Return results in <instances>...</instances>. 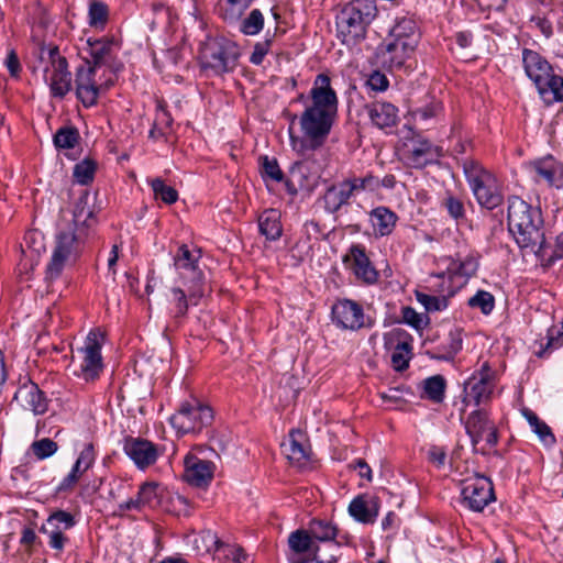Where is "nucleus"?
I'll list each match as a JSON object with an SVG mask.
<instances>
[{
	"instance_id": "72a5a7b5",
	"label": "nucleus",
	"mask_w": 563,
	"mask_h": 563,
	"mask_svg": "<svg viewBox=\"0 0 563 563\" xmlns=\"http://www.w3.org/2000/svg\"><path fill=\"white\" fill-rule=\"evenodd\" d=\"M388 37L417 46L419 41L418 25L412 18H398Z\"/></svg>"
},
{
	"instance_id": "6ab92c4d",
	"label": "nucleus",
	"mask_w": 563,
	"mask_h": 563,
	"mask_svg": "<svg viewBox=\"0 0 563 563\" xmlns=\"http://www.w3.org/2000/svg\"><path fill=\"white\" fill-rule=\"evenodd\" d=\"M75 526L73 515L64 510L53 512L41 527V531L48 536V544L52 549L62 551L68 541L65 531Z\"/></svg>"
},
{
	"instance_id": "bf43d9fd",
	"label": "nucleus",
	"mask_w": 563,
	"mask_h": 563,
	"mask_svg": "<svg viewBox=\"0 0 563 563\" xmlns=\"http://www.w3.org/2000/svg\"><path fill=\"white\" fill-rule=\"evenodd\" d=\"M563 345V321L558 327H552L548 331L547 349L555 350Z\"/></svg>"
},
{
	"instance_id": "5fc2aeb1",
	"label": "nucleus",
	"mask_w": 563,
	"mask_h": 563,
	"mask_svg": "<svg viewBox=\"0 0 563 563\" xmlns=\"http://www.w3.org/2000/svg\"><path fill=\"white\" fill-rule=\"evenodd\" d=\"M275 33L271 34L269 30L266 32V38L255 44L253 53L251 54L250 62L254 65H261L264 57L267 55Z\"/></svg>"
},
{
	"instance_id": "7ed1b4c3",
	"label": "nucleus",
	"mask_w": 563,
	"mask_h": 563,
	"mask_svg": "<svg viewBox=\"0 0 563 563\" xmlns=\"http://www.w3.org/2000/svg\"><path fill=\"white\" fill-rule=\"evenodd\" d=\"M521 58L525 74L536 86L540 98L547 104L563 102V77L554 71L550 62L530 48L522 49Z\"/></svg>"
},
{
	"instance_id": "20e7f679",
	"label": "nucleus",
	"mask_w": 563,
	"mask_h": 563,
	"mask_svg": "<svg viewBox=\"0 0 563 563\" xmlns=\"http://www.w3.org/2000/svg\"><path fill=\"white\" fill-rule=\"evenodd\" d=\"M377 16L374 0H353L336 16L338 35L346 45L364 40L367 29Z\"/></svg>"
},
{
	"instance_id": "2f4dec72",
	"label": "nucleus",
	"mask_w": 563,
	"mask_h": 563,
	"mask_svg": "<svg viewBox=\"0 0 563 563\" xmlns=\"http://www.w3.org/2000/svg\"><path fill=\"white\" fill-rule=\"evenodd\" d=\"M302 434L291 432L287 443L283 444L284 452L291 464L306 467L310 462V448L301 441Z\"/></svg>"
},
{
	"instance_id": "9d476101",
	"label": "nucleus",
	"mask_w": 563,
	"mask_h": 563,
	"mask_svg": "<svg viewBox=\"0 0 563 563\" xmlns=\"http://www.w3.org/2000/svg\"><path fill=\"white\" fill-rule=\"evenodd\" d=\"M212 409L198 400L183 404L169 421L178 433H197L212 422Z\"/></svg>"
},
{
	"instance_id": "9b49d317",
	"label": "nucleus",
	"mask_w": 563,
	"mask_h": 563,
	"mask_svg": "<svg viewBox=\"0 0 563 563\" xmlns=\"http://www.w3.org/2000/svg\"><path fill=\"white\" fill-rule=\"evenodd\" d=\"M465 431L471 439L474 449L481 443L492 449L498 443V430L495 422L489 418V412L484 408H477L470 413H461Z\"/></svg>"
},
{
	"instance_id": "a18cd8bd",
	"label": "nucleus",
	"mask_w": 563,
	"mask_h": 563,
	"mask_svg": "<svg viewBox=\"0 0 563 563\" xmlns=\"http://www.w3.org/2000/svg\"><path fill=\"white\" fill-rule=\"evenodd\" d=\"M108 7L99 1H93L90 3L88 18L89 25L97 29L102 30L108 21Z\"/></svg>"
},
{
	"instance_id": "2eb2a0df",
	"label": "nucleus",
	"mask_w": 563,
	"mask_h": 563,
	"mask_svg": "<svg viewBox=\"0 0 563 563\" xmlns=\"http://www.w3.org/2000/svg\"><path fill=\"white\" fill-rule=\"evenodd\" d=\"M417 46L411 43L396 41L387 37L376 48V65L389 70L399 69L405 66L406 62L412 56Z\"/></svg>"
},
{
	"instance_id": "f3484780",
	"label": "nucleus",
	"mask_w": 563,
	"mask_h": 563,
	"mask_svg": "<svg viewBox=\"0 0 563 563\" xmlns=\"http://www.w3.org/2000/svg\"><path fill=\"white\" fill-rule=\"evenodd\" d=\"M332 321L336 327L351 331L366 325L362 306L351 299H340L332 306Z\"/></svg>"
},
{
	"instance_id": "a878e982",
	"label": "nucleus",
	"mask_w": 563,
	"mask_h": 563,
	"mask_svg": "<svg viewBox=\"0 0 563 563\" xmlns=\"http://www.w3.org/2000/svg\"><path fill=\"white\" fill-rule=\"evenodd\" d=\"M163 490L156 482H145L140 486L137 496L119 505L120 511L142 510L144 507L154 508L159 505Z\"/></svg>"
},
{
	"instance_id": "4468645a",
	"label": "nucleus",
	"mask_w": 563,
	"mask_h": 563,
	"mask_svg": "<svg viewBox=\"0 0 563 563\" xmlns=\"http://www.w3.org/2000/svg\"><path fill=\"white\" fill-rule=\"evenodd\" d=\"M462 503L472 511L481 512L495 500L492 481L483 475H476L463 482L461 490Z\"/></svg>"
},
{
	"instance_id": "a19ab883",
	"label": "nucleus",
	"mask_w": 563,
	"mask_h": 563,
	"mask_svg": "<svg viewBox=\"0 0 563 563\" xmlns=\"http://www.w3.org/2000/svg\"><path fill=\"white\" fill-rule=\"evenodd\" d=\"M264 21L263 12L260 9H253L241 20L239 29L244 35L254 36L263 30Z\"/></svg>"
},
{
	"instance_id": "c9c22d12",
	"label": "nucleus",
	"mask_w": 563,
	"mask_h": 563,
	"mask_svg": "<svg viewBox=\"0 0 563 563\" xmlns=\"http://www.w3.org/2000/svg\"><path fill=\"white\" fill-rule=\"evenodd\" d=\"M207 538L212 541L213 551L219 558L232 560L234 563H244L246 561L247 555L241 547L223 543L211 532L207 533Z\"/></svg>"
},
{
	"instance_id": "c03bdc74",
	"label": "nucleus",
	"mask_w": 563,
	"mask_h": 563,
	"mask_svg": "<svg viewBox=\"0 0 563 563\" xmlns=\"http://www.w3.org/2000/svg\"><path fill=\"white\" fill-rule=\"evenodd\" d=\"M150 185L156 199H161L163 202L168 205H172L177 201V190L172 186H167L161 178L152 179L150 181Z\"/></svg>"
},
{
	"instance_id": "79ce46f5",
	"label": "nucleus",
	"mask_w": 563,
	"mask_h": 563,
	"mask_svg": "<svg viewBox=\"0 0 563 563\" xmlns=\"http://www.w3.org/2000/svg\"><path fill=\"white\" fill-rule=\"evenodd\" d=\"M416 298L427 312L443 311L449 305V299L445 296H434L417 291Z\"/></svg>"
},
{
	"instance_id": "4be33fe9",
	"label": "nucleus",
	"mask_w": 563,
	"mask_h": 563,
	"mask_svg": "<svg viewBox=\"0 0 563 563\" xmlns=\"http://www.w3.org/2000/svg\"><path fill=\"white\" fill-rule=\"evenodd\" d=\"M542 224L531 221V223L523 224L522 230L511 232L521 249L528 250L537 256L545 255V236Z\"/></svg>"
},
{
	"instance_id": "aec40b11",
	"label": "nucleus",
	"mask_w": 563,
	"mask_h": 563,
	"mask_svg": "<svg viewBox=\"0 0 563 563\" xmlns=\"http://www.w3.org/2000/svg\"><path fill=\"white\" fill-rule=\"evenodd\" d=\"M529 172L537 183L556 188L563 186V164L553 156H545L530 163Z\"/></svg>"
},
{
	"instance_id": "412c9836",
	"label": "nucleus",
	"mask_w": 563,
	"mask_h": 563,
	"mask_svg": "<svg viewBox=\"0 0 563 563\" xmlns=\"http://www.w3.org/2000/svg\"><path fill=\"white\" fill-rule=\"evenodd\" d=\"M543 223L539 209L531 207L519 197H512L508 202V227L510 233L516 230H522L523 224Z\"/></svg>"
},
{
	"instance_id": "6e6d98bb",
	"label": "nucleus",
	"mask_w": 563,
	"mask_h": 563,
	"mask_svg": "<svg viewBox=\"0 0 563 563\" xmlns=\"http://www.w3.org/2000/svg\"><path fill=\"white\" fill-rule=\"evenodd\" d=\"M96 454L92 443H86L76 460V464H79L82 468L88 471L95 463Z\"/></svg>"
},
{
	"instance_id": "cd10ccee",
	"label": "nucleus",
	"mask_w": 563,
	"mask_h": 563,
	"mask_svg": "<svg viewBox=\"0 0 563 563\" xmlns=\"http://www.w3.org/2000/svg\"><path fill=\"white\" fill-rule=\"evenodd\" d=\"M442 156L441 148L427 140L412 142L408 153V161L415 168H422L437 162Z\"/></svg>"
},
{
	"instance_id": "bb28decb",
	"label": "nucleus",
	"mask_w": 563,
	"mask_h": 563,
	"mask_svg": "<svg viewBox=\"0 0 563 563\" xmlns=\"http://www.w3.org/2000/svg\"><path fill=\"white\" fill-rule=\"evenodd\" d=\"M380 508L379 498L376 496L360 495L352 499L349 505V514L357 522L373 523Z\"/></svg>"
},
{
	"instance_id": "603ef678",
	"label": "nucleus",
	"mask_w": 563,
	"mask_h": 563,
	"mask_svg": "<svg viewBox=\"0 0 563 563\" xmlns=\"http://www.w3.org/2000/svg\"><path fill=\"white\" fill-rule=\"evenodd\" d=\"M410 346L406 342L398 343L391 355V363L396 371H404L408 367Z\"/></svg>"
},
{
	"instance_id": "f257e3e1",
	"label": "nucleus",
	"mask_w": 563,
	"mask_h": 563,
	"mask_svg": "<svg viewBox=\"0 0 563 563\" xmlns=\"http://www.w3.org/2000/svg\"><path fill=\"white\" fill-rule=\"evenodd\" d=\"M310 103L299 117L302 136H295L289 129L291 147L301 159L290 168V176L300 186L316 180L324 166L325 143L338 114V98L329 76L319 74L309 91Z\"/></svg>"
},
{
	"instance_id": "680f3d73",
	"label": "nucleus",
	"mask_w": 563,
	"mask_h": 563,
	"mask_svg": "<svg viewBox=\"0 0 563 563\" xmlns=\"http://www.w3.org/2000/svg\"><path fill=\"white\" fill-rule=\"evenodd\" d=\"M441 109H442V107L440 103H432L424 108L417 109L413 112L415 120L427 121L431 118L437 117L441 112Z\"/></svg>"
},
{
	"instance_id": "c756f323",
	"label": "nucleus",
	"mask_w": 563,
	"mask_h": 563,
	"mask_svg": "<svg viewBox=\"0 0 563 563\" xmlns=\"http://www.w3.org/2000/svg\"><path fill=\"white\" fill-rule=\"evenodd\" d=\"M368 117L379 129L395 126L398 122V109L390 102L376 101L366 106Z\"/></svg>"
},
{
	"instance_id": "de8ad7c7",
	"label": "nucleus",
	"mask_w": 563,
	"mask_h": 563,
	"mask_svg": "<svg viewBox=\"0 0 563 563\" xmlns=\"http://www.w3.org/2000/svg\"><path fill=\"white\" fill-rule=\"evenodd\" d=\"M345 180L349 183L350 187H353L352 191L354 195L360 191H375L380 186V180L371 174L365 177H354Z\"/></svg>"
},
{
	"instance_id": "864d4df0",
	"label": "nucleus",
	"mask_w": 563,
	"mask_h": 563,
	"mask_svg": "<svg viewBox=\"0 0 563 563\" xmlns=\"http://www.w3.org/2000/svg\"><path fill=\"white\" fill-rule=\"evenodd\" d=\"M262 159V176L265 179H269L276 183H279L283 180L284 174L282 169L278 166V163L274 158H268L267 156H264Z\"/></svg>"
},
{
	"instance_id": "f704fd0d",
	"label": "nucleus",
	"mask_w": 563,
	"mask_h": 563,
	"mask_svg": "<svg viewBox=\"0 0 563 563\" xmlns=\"http://www.w3.org/2000/svg\"><path fill=\"white\" fill-rule=\"evenodd\" d=\"M258 229L262 235L267 240L275 241L282 235V224L279 221V214L276 210H265L258 217Z\"/></svg>"
},
{
	"instance_id": "5701e85b",
	"label": "nucleus",
	"mask_w": 563,
	"mask_h": 563,
	"mask_svg": "<svg viewBox=\"0 0 563 563\" xmlns=\"http://www.w3.org/2000/svg\"><path fill=\"white\" fill-rule=\"evenodd\" d=\"M123 449L126 455L141 470L153 465L159 455L157 446L154 443L139 438L126 439Z\"/></svg>"
},
{
	"instance_id": "dca6fc26",
	"label": "nucleus",
	"mask_w": 563,
	"mask_h": 563,
	"mask_svg": "<svg viewBox=\"0 0 563 563\" xmlns=\"http://www.w3.org/2000/svg\"><path fill=\"white\" fill-rule=\"evenodd\" d=\"M288 545L291 551L288 556L289 563H338V558L331 555L325 562L318 560V548L314 547L311 536L306 530H296L288 537Z\"/></svg>"
},
{
	"instance_id": "473e14b6",
	"label": "nucleus",
	"mask_w": 563,
	"mask_h": 563,
	"mask_svg": "<svg viewBox=\"0 0 563 563\" xmlns=\"http://www.w3.org/2000/svg\"><path fill=\"white\" fill-rule=\"evenodd\" d=\"M353 187H350L346 180L335 184L327 189L323 196L324 208L328 212L335 213L343 206L349 203V200L354 192Z\"/></svg>"
},
{
	"instance_id": "7c9ffc66",
	"label": "nucleus",
	"mask_w": 563,
	"mask_h": 563,
	"mask_svg": "<svg viewBox=\"0 0 563 563\" xmlns=\"http://www.w3.org/2000/svg\"><path fill=\"white\" fill-rule=\"evenodd\" d=\"M368 216L373 232L379 238L390 235L398 221V216L384 206L374 208Z\"/></svg>"
},
{
	"instance_id": "f8f14e48",
	"label": "nucleus",
	"mask_w": 563,
	"mask_h": 563,
	"mask_svg": "<svg viewBox=\"0 0 563 563\" xmlns=\"http://www.w3.org/2000/svg\"><path fill=\"white\" fill-rule=\"evenodd\" d=\"M102 342L103 334L101 332L90 331L84 345L78 347L77 354L74 355V361L76 357L79 361V371L76 373L87 382L95 380L102 371Z\"/></svg>"
},
{
	"instance_id": "13d9d810",
	"label": "nucleus",
	"mask_w": 563,
	"mask_h": 563,
	"mask_svg": "<svg viewBox=\"0 0 563 563\" xmlns=\"http://www.w3.org/2000/svg\"><path fill=\"white\" fill-rule=\"evenodd\" d=\"M366 84L372 90L382 92L388 88L389 81L383 73L375 70L369 75Z\"/></svg>"
},
{
	"instance_id": "423d86ee",
	"label": "nucleus",
	"mask_w": 563,
	"mask_h": 563,
	"mask_svg": "<svg viewBox=\"0 0 563 563\" xmlns=\"http://www.w3.org/2000/svg\"><path fill=\"white\" fill-rule=\"evenodd\" d=\"M463 170L474 197L482 207L492 210L501 205L504 197L494 174L472 159L463 163Z\"/></svg>"
},
{
	"instance_id": "37998d69",
	"label": "nucleus",
	"mask_w": 563,
	"mask_h": 563,
	"mask_svg": "<svg viewBox=\"0 0 563 563\" xmlns=\"http://www.w3.org/2000/svg\"><path fill=\"white\" fill-rule=\"evenodd\" d=\"M308 532L313 539L319 541H329L335 538L336 528L324 520H312Z\"/></svg>"
},
{
	"instance_id": "e433bc0d",
	"label": "nucleus",
	"mask_w": 563,
	"mask_h": 563,
	"mask_svg": "<svg viewBox=\"0 0 563 563\" xmlns=\"http://www.w3.org/2000/svg\"><path fill=\"white\" fill-rule=\"evenodd\" d=\"M168 302L174 306L173 312L176 318L186 316L189 303L194 305L187 292V288L174 280L167 296Z\"/></svg>"
},
{
	"instance_id": "1a4fd4ad",
	"label": "nucleus",
	"mask_w": 563,
	"mask_h": 563,
	"mask_svg": "<svg viewBox=\"0 0 563 563\" xmlns=\"http://www.w3.org/2000/svg\"><path fill=\"white\" fill-rule=\"evenodd\" d=\"M494 388V372L489 364L484 362L481 368L464 383L460 412L463 415L468 407L477 409L481 405L487 404L492 398Z\"/></svg>"
},
{
	"instance_id": "e2e57ef3",
	"label": "nucleus",
	"mask_w": 563,
	"mask_h": 563,
	"mask_svg": "<svg viewBox=\"0 0 563 563\" xmlns=\"http://www.w3.org/2000/svg\"><path fill=\"white\" fill-rule=\"evenodd\" d=\"M402 318L406 323L415 329H421L424 325V317L410 307L404 308Z\"/></svg>"
},
{
	"instance_id": "052dcab7",
	"label": "nucleus",
	"mask_w": 563,
	"mask_h": 563,
	"mask_svg": "<svg viewBox=\"0 0 563 563\" xmlns=\"http://www.w3.org/2000/svg\"><path fill=\"white\" fill-rule=\"evenodd\" d=\"M172 122L173 119L168 111L162 106H158L154 124L155 128L158 129L159 134H164L165 130L172 126Z\"/></svg>"
},
{
	"instance_id": "69168bd1",
	"label": "nucleus",
	"mask_w": 563,
	"mask_h": 563,
	"mask_svg": "<svg viewBox=\"0 0 563 563\" xmlns=\"http://www.w3.org/2000/svg\"><path fill=\"white\" fill-rule=\"evenodd\" d=\"M477 267H478V262H477L476 257L468 255L464 260L461 261L457 271L461 275L471 277L476 273Z\"/></svg>"
},
{
	"instance_id": "39448f33",
	"label": "nucleus",
	"mask_w": 563,
	"mask_h": 563,
	"mask_svg": "<svg viewBox=\"0 0 563 563\" xmlns=\"http://www.w3.org/2000/svg\"><path fill=\"white\" fill-rule=\"evenodd\" d=\"M199 250H190L181 244L174 255V280L187 288L188 297L197 306L206 292V278L199 267Z\"/></svg>"
},
{
	"instance_id": "f03ea898",
	"label": "nucleus",
	"mask_w": 563,
	"mask_h": 563,
	"mask_svg": "<svg viewBox=\"0 0 563 563\" xmlns=\"http://www.w3.org/2000/svg\"><path fill=\"white\" fill-rule=\"evenodd\" d=\"M90 221H92V210L86 200L80 199L74 207L73 227L57 234L56 245L46 266V283L56 280L65 268L75 264L81 252L85 229L90 225Z\"/></svg>"
},
{
	"instance_id": "ea45409f",
	"label": "nucleus",
	"mask_w": 563,
	"mask_h": 563,
	"mask_svg": "<svg viewBox=\"0 0 563 563\" xmlns=\"http://www.w3.org/2000/svg\"><path fill=\"white\" fill-rule=\"evenodd\" d=\"M445 379L441 375L431 376L423 382V395L433 402H441L445 393Z\"/></svg>"
},
{
	"instance_id": "b1692460",
	"label": "nucleus",
	"mask_w": 563,
	"mask_h": 563,
	"mask_svg": "<svg viewBox=\"0 0 563 563\" xmlns=\"http://www.w3.org/2000/svg\"><path fill=\"white\" fill-rule=\"evenodd\" d=\"M13 401L22 409L32 411L34 415H43L47 410V400L33 382H25L15 391Z\"/></svg>"
},
{
	"instance_id": "58836bf2",
	"label": "nucleus",
	"mask_w": 563,
	"mask_h": 563,
	"mask_svg": "<svg viewBox=\"0 0 563 563\" xmlns=\"http://www.w3.org/2000/svg\"><path fill=\"white\" fill-rule=\"evenodd\" d=\"M253 0H220V14L228 22H238Z\"/></svg>"
},
{
	"instance_id": "0e129e2a",
	"label": "nucleus",
	"mask_w": 563,
	"mask_h": 563,
	"mask_svg": "<svg viewBox=\"0 0 563 563\" xmlns=\"http://www.w3.org/2000/svg\"><path fill=\"white\" fill-rule=\"evenodd\" d=\"M444 206L452 218L457 220L464 217V206L459 199L450 196L445 199Z\"/></svg>"
},
{
	"instance_id": "09e8293b",
	"label": "nucleus",
	"mask_w": 563,
	"mask_h": 563,
	"mask_svg": "<svg viewBox=\"0 0 563 563\" xmlns=\"http://www.w3.org/2000/svg\"><path fill=\"white\" fill-rule=\"evenodd\" d=\"M96 172V164L91 159H84L74 167V178L80 185H88L92 181Z\"/></svg>"
},
{
	"instance_id": "4c0bfd02",
	"label": "nucleus",
	"mask_w": 563,
	"mask_h": 563,
	"mask_svg": "<svg viewBox=\"0 0 563 563\" xmlns=\"http://www.w3.org/2000/svg\"><path fill=\"white\" fill-rule=\"evenodd\" d=\"M523 416L532 428L533 432L539 437L540 441L549 446L555 444L556 440L550 427L531 410H525Z\"/></svg>"
},
{
	"instance_id": "4d7b16f0",
	"label": "nucleus",
	"mask_w": 563,
	"mask_h": 563,
	"mask_svg": "<svg viewBox=\"0 0 563 563\" xmlns=\"http://www.w3.org/2000/svg\"><path fill=\"white\" fill-rule=\"evenodd\" d=\"M462 349V340L461 339H457V338H453L448 347H444V352L443 353H430L429 354L431 355L432 358H435V360H444V361H451L454 358V356L459 353V351H461Z\"/></svg>"
},
{
	"instance_id": "774afa93",
	"label": "nucleus",
	"mask_w": 563,
	"mask_h": 563,
	"mask_svg": "<svg viewBox=\"0 0 563 563\" xmlns=\"http://www.w3.org/2000/svg\"><path fill=\"white\" fill-rule=\"evenodd\" d=\"M446 454L443 449L433 446L429 451V460L437 466H442L445 462Z\"/></svg>"
},
{
	"instance_id": "a211bd4d",
	"label": "nucleus",
	"mask_w": 563,
	"mask_h": 563,
	"mask_svg": "<svg viewBox=\"0 0 563 563\" xmlns=\"http://www.w3.org/2000/svg\"><path fill=\"white\" fill-rule=\"evenodd\" d=\"M342 261L344 265L353 272L358 280L367 285L377 283L379 276L378 272L372 265L363 245H351Z\"/></svg>"
},
{
	"instance_id": "49530a36",
	"label": "nucleus",
	"mask_w": 563,
	"mask_h": 563,
	"mask_svg": "<svg viewBox=\"0 0 563 563\" xmlns=\"http://www.w3.org/2000/svg\"><path fill=\"white\" fill-rule=\"evenodd\" d=\"M468 306L474 309H479L484 314H489L495 307V298L488 291L478 290L468 299Z\"/></svg>"
},
{
	"instance_id": "8fccbe9b",
	"label": "nucleus",
	"mask_w": 563,
	"mask_h": 563,
	"mask_svg": "<svg viewBox=\"0 0 563 563\" xmlns=\"http://www.w3.org/2000/svg\"><path fill=\"white\" fill-rule=\"evenodd\" d=\"M30 450L35 455L37 460H45L47 457H51L54 455L57 450L58 445L55 441H53L49 438H44L37 441H34L31 444Z\"/></svg>"
},
{
	"instance_id": "c85d7f7f",
	"label": "nucleus",
	"mask_w": 563,
	"mask_h": 563,
	"mask_svg": "<svg viewBox=\"0 0 563 563\" xmlns=\"http://www.w3.org/2000/svg\"><path fill=\"white\" fill-rule=\"evenodd\" d=\"M88 49L91 63V66L97 67V70H104L103 66L107 65L110 59L113 57L117 44L113 40L102 37L98 40H87Z\"/></svg>"
},
{
	"instance_id": "338daca9",
	"label": "nucleus",
	"mask_w": 563,
	"mask_h": 563,
	"mask_svg": "<svg viewBox=\"0 0 563 563\" xmlns=\"http://www.w3.org/2000/svg\"><path fill=\"white\" fill-rule=\"evenodd\" d=\"M5 66L8 70L10 71L11 76L18 77L19 73L21 70L20 60L18 58V55L14 51H10L8 53V56L5 58Z\"/></svg>"
},
{
	"instance_id": "0eeeda50",
	"label": "nucleus",
	"mask_w": 563,
	"mask_h": 563,
	"mask_svg": "<svg viewBox=\"0 0 563 563\" xmlns=\"http://www.w3.org/2000/svg\"><path fill=\"white\" fill-rule=\"evenodd\" d=\"M38 59L51 95L55 98H64L71 89V74L66 58L60 55L57 46H41Z\"/></svg>"
},
{
	"instance_id": "3c124183",
	"label": "nucleus",
	"mask_w": 563,
	"mask_h": 563,
	"mask_svg": "<svg viewBox=\"0 0 563 563\" xmlns=\"http://www.w3.org/2000/svg\"><path fill=\"white\" fill-rule=\"evenodd\" d=\"M78 132L73 128H62L54 135V144L57 148H73L78 141Z\"/></svg>"
},
{
	"instance_id": "ddd939ff",
	"label": "nucleus",
	"mask_w": 563,
	"mask_h": 563,
	"mask_svg": "<svg viewBox=\"0 0 563 563\" xmlns=\"http://www.w3.org/2000/svg\"><path fill=\"white\" fill-rule=\"evenodd\" d=\"M239 56V47L233 42L223 38L211 41L202 51L203 65L217 74L233 70Z\"/></svg>"
},
{
	"instance_id": "393cba45",
	"label": "nucleus",
	"mask_w": 563,
	"mask_h": 563,
	"mask_svg": "<svg viewBox=\"0 0 563 563\" xmlns=\"http://www.w3.org/2000/svg\"><path fill=\"white\" fill-rule=\"evenodd\" d=\"M184 478L190 485L202 487L211 482L214 471V466L211 462L199 459L194 454H187L184 460Z\"/></svg>"
},
{
	"instance_id": "6e6552de",
	"label": "nucleus",
	"mask_w": 563,
	"mask_h": 563,
	"mask_svg": "<svg viewBox=\"0 0 563 563\" xmlns=\"http://www.w3.org/2000/svg\"><path fill=\"white\" fill-rule=\"evenodd\" d=\"M76 96L86 107L97 103L99 95L113 85L112 77H106V70H97L89 60H85L76 70Z\"/></svg>"
}]
</instances>
